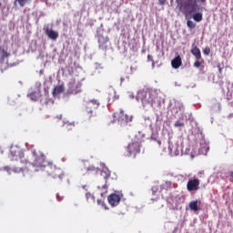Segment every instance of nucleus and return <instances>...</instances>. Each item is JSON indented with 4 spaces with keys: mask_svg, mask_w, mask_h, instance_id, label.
Wrapping results in <instances>:
<instances>
[{
    "mask_svg": "<svg viewBox=\"0 0 233 233\" xmlns=\"http://www.w3.org/2000/svg\"><path fill=\"white\" fill-rule=\"evenodd\" d=\"M119 96L116 91H112L108 94L107 103L108 105H112L115 101H117Z\"/></svg>",
    "mask_w": 233,
    "mask_h": 233,
    "instance_id": "2eb2a0df",
    "label": "nucleus"
},
{
    "mask_svg": "<svg viewBox=\"0 0 233 233\" xmlns=\"http://www.w3.org/2000/svg\"><path fill=\"white\" fill-rule=\"evenodd\" d=\"M187 25L188 28H191V29L196 28V24H194V22L191 20H187Z\"/></svg>",
    "mask_w": 233,
    "mask_h": 233,
    "instance_id": "4be33fe9",
    "label": "nucleus"
},
{
    "mask_svg": "<svg viewBox=\"0 0 233 233\" xmlns=\"http://www.w3.org/2000/svg\"><path fill=\"white\" fill-rule=\"evenodd\" d=\"M222 70L223 69L221 68V66H218V72H219V74H221Z\"/></svg>",
    "mask_w": 233,
    "mask_h": 233,
    "instance_id": "c9c22d12",
    "label": "nucleus"
},
{
    "mask_svg": "<svg viewBox=\"0 0 233 233\" xmlns=\"http://www.w3.org/2000/svg\"><path fill=\"white\" fill-rule=\"evenodd\" d=\"M199 3H207V0H198ZM179 12L185 15L195 14L199 10L198 0H176Z\"/></svg>",
    "mask_w": 233,
    "mask_h": 233,
    "instance_id": "f03ea898",
    "label": "nucleus"
},
{
    "mask_svg": "<svg viewBox=\"0 0 233 233\" xmlns=\"http://www.w3.org/2000/svg\"><path fill=\"white\" fill-rule=\"evenodd\" d=\"M159 5H163L167 3V0H158Z\"/></svg>",
    "mask_w": 233,
    "mask_h": 233,
    "instance_id": "2f4dec72",
    "label": "nucleus"
},
{
    "mask_svg": "<svg viewBox=\"0 0 233 233\" xmlns=\"http://www.w3.org/2000/svg\"><path fill=\"white\" fill-rule=\"evenodd\" d=\"M194 21H197V23H201L203 21V14L201 13H196L193 15Z\"/></svg>",
    "mask_w": 233,
    "mask_h": 233,
    "instance_id": "6ab92c4d",
    "label": "nucleus"
},
{
    "mask_svg": "<svg viewBox=\"0 0 233 233\" xmlns=\"http://www.w3.org/2000/svg\"><path fill=\"white\" fill-rule=\"evenodd\" d=\"M199 185H200L199 179L198 178L189 179L187 184V189L188 190V192H196L199 190Z\"/></svg>",
    "mask_w": 233,
    "mask_h": 233,
    "instance_id": "1a4fd4ad",
    "label": "nucleus"
},
{
    "mask_svg": "<svg viewBox=\"0 0 233 233\" xmlns=\"http://www.w3.org/2000/svg\"><path fill=\"white\" fill-rule=\"evenodd\" d=\"M30 97H31V99H32L33 101H36L39 96H38V94H37V93L33 92V93L30 94Z\"/></svg>",
    "mask_w": 233,
    "mask_h": 233,
    "instance_id": "5701e85b",
    "label": "nucleus"
},
{
    "mask_svg": "<svg viewBox=\"0 0 233 233\" xmlns=\"http://www.w3.org/2000/svg\"><path fill=\"white\" fill-rule=\"evenodd\" d=\"M175 156H179V150L175 151Z\"/></svg>",
    "mask_w": 233,
    "mask_h": 233,
    "instance_id": "f704fd0d",
    "label": "nucleus"
},
{
    "mask_svg": "<svg viewBox=\"0 0 233 233\" xmlns=\"http://www.w3.org/2000/svg\"><path fill=\"white\" fill-rule=\"evenodd\" d=\"M179 109L185 110V107L183 106H179Z\"/></svg>",
    "mask_w": 233,
    "mask_h": 233,
    "instance_id": "4c0bfd02",
    "label": "nucleus"
},
{
    "mask_svg": "<svg viewBox=\"0 0 233 233\" xmlns=\"http://www.w3.org/2000/svg\"><path fill=\"white\" fill-rule=\"evenodd\" d=\"M137 101H141L143 105H150V106H154V105H157L159 99L157 98V93L151 89L141 90L137 95Z\"/></svg>",
    "mask_w": 233,
    "mask_h": 233,
    "instance_id": "7ed1b4c3",
    "label": "nucleus"
},
{
    "mask_svg": "<svg viewBox=\"0 0 233 233\" xmlns=\"http://www.w3.org/2000/svg\"><path fill=\"white\" fill-rule=\"evenodd\" d=\"M204 54H205L206 56H209V55H210V49H209L208 47H206V48L204 49Z\"/></svg>",
    "mask_w": 233,
    "mask_h": 233,
    "instance_id": "c756f323",
    "label": "nucleus"
},
{
    "mask_svg": "<svg viewBox=\"0 0 233 233\" xmlns=\"http://www.w3.org/2000/svg\"><path fill=\"white\" fill-rule=\"evenodd\" d=\"M174 151V148H171V152H173Z\"/></svg>",
    "mask_w": 233,
    "mask_h": 233,
    "instance_id": "58836bf2",
    "label": "nucleus"
},
{
    "mask_svg": "<svg viewBox=\"0 0 233 233\" xmlns=\"http://www.w3.org/2000/svg\"><path fill=\"white\" fill-rule=\"evenodd\" d=\"M99 105H101V103L97 99H92L86 102V112L88 119H91L94 116V110H97V108H99Z\"/></svg>",
    "mask_w": 233,
    "mask_h": 233,
    "instance_id": "0eeeda50",
    "label": "nucleus"
},
{
    "mask_svg": "<svg viewBox=\"0 0 233 233\" xmlns=\"http://www.w3.org/2000/svg\"><path fill=\"white\" fill-rule=\"evenodd\" d=\"M229 176H230V177H231V179H232V182H233V171H231V172L229 173Z\"/></svg>",
    "mask_w": 233,
    "mask_h": 233,
    "instance_id": "72a5a7b5",
    "label": "nucleus"
},
{
    "mask_svg": "<svg viewBox=\"0 0 233 233\" xmlns=\"http://www.w3.org/2000/svg\"><path fill=\"white\" fill-rule=\"evenodd\" d=\"M174 126L177 127H185V123H183L181 121H177Z\"/></svg>",
    "mask_w": 233,
    "mask_h": 233,
    "instance_id": "cd10ccee",
    "label": "nucleus"
},
{
    "mask_svg": "<svg viewBox=\"0 0 233 233\" xmlns=\"http://www.w3.org/2000/svg\"><path fill=\"white\" fill-rule=\"evenodd\" d=\"M113 117L114 119H117L118 123L125 127L126 125H128V123H132L134 116H132V115L125 114L123 109H119L113 114Z\"/></svg>",
    "mask_w": 233,
    "mask_h": 233,
    "instance_id": "423d86ee",
    "label": "nucleus"
},
{
    "mask_svg": "<svg viewBox=\"0 0 233 233\" xmlns=\"http://www.w3.org/2000/svg\"><path fill=\"white\" fill-rule=\"evenodd\" d=\"M15 3H18L19 6L23 8L26 5V3H28V0H15Z\"/></svg>",
    "mask_w": 233,
    "mask_h": 233,
    "instance_id": "412c9836",
    "label": "nucleus"
},
{
    "mask_svg": "<svg viewBox=\"0 0 233 233\" xmlns=\"http://www.w3.org/2000/svg\"><path fill=\"white\" fill-rule=\"evenodd\" d=\"M63 92H65V86H56L53 90V96H59V94H63Z\"/></svg>",
    "mask_w": 233,
    "mask_h": 233,
    "instance_id": "f3484780",
    "label": "nucleus"
},
{
    "mask_svg": "<svg viewBox=\"0 0 233 233\" xmlns=\"http://www.w3.org/2000/svg\"><path fill=\"white\" fill-rule=\"evenodd\" d=\"M97 205H102L106 210H108V208L106 207V204H105V201L98 199Z\"/></svg>",
    "mask_w": 233,
    "mask_h": 233,
    "instance_id": "b1692460",
    "label": "nucleus"
},
{
    "mask_svg": "<svg viewBox=\"0 0 233 233\" xmlns=\"http://www.w3.org/2000/svg\"><path fill=\"white\" fill-rule=\"evenodd\" d=\"M44 30L47 37H49V39H52L53 41H56L57 37H59V33H57L56 31H54L53 29L46 27Z\"/></svg>",
    "mask_w": 233,
    "mask_h": 233,
    "instance_id": "9b49d317",
    "label": "nucleus"
},
{
    "mask_svg": "<svg viewBox=\"0 0 233 233\" xmlns=\"http://www.w3.org/2000/svg\"><path fill=\"white\" fill-rule=\"evenodd\" d=\"M10 54L5 50V48L0 47V63H6L8 61V56Z\"/></svg>",
    "mask_w": 233,
    "mask_h": 233,
    "instance_id": "4468645a",
    "label": "nucleus"
},
{
    "mask_svg": "<svg viewBox=\"0 0 233 233\" xmlns=\"http://www.w3.org/2000/svg\"><path fill=\"white\" fill-rule=\"evenodd\" d=\"M137 154H141V141L139 138H135L127 147V157H136Z\"/></svg>",
    "mask_w": 233,
    "mask_h": 233,
    "instance_id": "39448f33",
    "label": "nucleus"
},
{
    "mask_svg": "<svg viewBox=\"0 0 233 233\" xmlns=\"http://www.w3.org/2000/svg\"><path fill=\"white\" fill-rule=\"evenodd\" d=\"M0 6H1V2H0Z\"/></svg>",
    "mask_w": 233,
    "mask_h": 233,
    "instance_id": "ea45409f",
    "label": "nucleus"
},
{
    "mask_svg": "<svg viewBox=\"0 0 233 233\" xmlns=\"http://www.w3.org/2000/svg\"><path fill=\"white\" fill-rule=\"evenodd\" d=\"M69 86V92L70 94H79L81 92V86H83V84L79 81H76V79H73L68 84Z\"/></svg>",
    "mask_w": 233,
    "mask_h": 233,
    "instance_id": "6e6552de",
    "label": "nucleus"
},
{
    "mask_svg": "<svg viewBox=\"0 0 233 233\" xmlns=\"http://www.w3.org/2000/svg\"><path fill=\"white\" fill-rule=\"evenodd\" d=\"M193 66H195V68H199L201 66V62L199 61V59H197L194 62Z\"/></svg>",
    "mask_w": 233,
    "mask_h": 233,
    "instance_id": "393cba45",
    "label": "nucleus"
},
{
    "mask_svg": "<svg viewBox=\"0 0 233 233\" xmlns=\"http://www.w3.org/2000/svg\"><path fill=\"white\" fill-rule=\"evenodd\" d=\"M102 188H104V192H101L100 196L103 198V196H105V194H106L108 187H106V186L105 185L102 187Z\"/></svg>",
    "mask_w": 233,
    "mask_h": 233,
    "instance_id": "c85d7f7f",
    "label": "nucleus"
},
{
    "mask_svg": "<svg viewBox=\"0 0 233 233\" xmlns=\"http://www.w3.org/2000/svg\"><path fill=\"white\" fill-rule=\"evenodd\" d=\"M28 157H34L33 162L32 160H30V165H33V167H35V170L36 172L42 170L44 172H46L47 176H50L54 179L58 178L59 181L65 179V172H63V169L56 167V165L52 163H47L45 154L37 152L35 151V149H34L31 155H28Z\"/></svg>",
    "mask_w": 233,
    "mask_h": 233,
    "instance_id": "f257e3e1",
    "label": "nucleus"
},
{
    "mask_svg": "<svg viewBox=\"0 0 233 233\" xmlns=\"http://www.w3.org/2000/svg\"><path fill=\"white\" fill-rule=\"evenodd\" d=\"M107 201L111 207H117L121 202V195L113 193L107 197Z\"/></svg>",
    "mask_w": 233,
    "mask_h": 233,
    "instance_id": "9d476101",
    "label": "nucleus"
},
{
    "mask_svg": "<svg viewBox=\"0 0 233 233\" xmlns=\"http://www.w3.org/2000/svg\"><path fill=\"white\" fill-rule=\"evenodd\" d=\"M147 59H148V61H154V58L150 55L147 56Z\"/></svg>",
    "mask_w": 233,
    "mask_h": 233,
    "instance_id": "473e14b6",
    "label": "nucleus"
},
{
    "mask_svg": "<svg viewBox=\"0 0 233 233\" xmlns=\"http://www.w3.org/2000/svg\"><path fill=\"white\" fill-rule=\"evenodd\" d=\"M12 170L15 174H19V172H23V167H13Z\"/></svg>",
    "mask_w": 233,
    "mask_h": 233,
    "instance_id": "a878e982",
    "label": "nucleus"
},
{
    "mask_svg": "<svg viewBox=\"0 0 233 233\" xmlns=\"http://www.w3.org/2000/svg\"><path fill=\"white\" fill-rule=\"evenodd\" d=\"M199 205H201V200H193L189 202L188 207L190 210H194V212H198V210H201Z\"/></svg>",
    "mask_w": 233,
    "mask_h": 233,
    "instance_id": "f8f14e48",
    "label": "nucleus"
},
{
    "mask_svg": "<svg viewBox=\"0 0 233 233\" xmlns=\"http://www.w3.org/2000/svg\"><path fill=\"white\" fill-rule=\"evenodd\" d=\"M99 48H105L106 46V43H108V38L105 37L103 35H97Z\"/></svg>",
    "mask_w": 233,
    "mask_h": 233,
    "instance_id": "dca6fc26",
    "label": "nucleus"
},
{
    "mask_svg": "<svg viewBox=\"0 0 233 233\" xmlns=\"http://www.w3.org/2000/svg\"><path fill=\"white\" fill-rule=\"evenodd\" d=\"M86 199L88 202H90V201H93V203L96 202V197H94V195H92L91 193H86Z\"/></svg>",
    "mask_w": 233,
    "mask_h": 233,
    "instance_id": "aec40b11",
    "label": "nucleus"
},
{
    "mask_svg": "<svg viewBox=\"0 0 233 233\" xmlns=\"http://www.w3.org/2000/svg\"><path fill=\"white\" fill-rule=\"evenodd\" d=\"M56 199H57V201H63V198H61V196H59V194H56Z\"/></svg>",
    "mask_w": 233,
    "mask_h": 233,
    "instance_id": "7c9ffc66",
    "label": "nucleus"
},
{
    "mask_svg": "<svg viewBox=\"0 0 233 233\" xmlns=\"http://www.w3.org/2000/svg\"><path fill=\"white\" fill-rule=\"evenodd\" d=\"M86 172H96V167L89 166L88 167H86Z\"/></svg>",
    "mask_w": 233,
    "mask_h": 233,
    "instance_id": "bb28decb",
    "label": "nucleus"
},
{
    "mask_svg": "<svg viewBox=\"0 0 233 233\" xmlns=\"http://www.w3.org/2000/svg\"><path fill=\"white\" fill-rule=\"evenodd\" d=\"M191 54L196 57V59H201V50L195 46L191 49Z\"/></svg>",
    "mask_w": 233,
    "mask_h": 233,
    "instance_id": "a211bd4d",
    "label": "nucleus"
},
{
    "mask_svg": "<svg viewBox=\"0 0 233 233\" xmlns=\"http://www.w3.org/2000/svg\"><path fill=\"white\" fill-rule=\"evenodd\" d=\"M183 65V62L181 60V56H177L172 61H171V66L173 68H175L176 70H177V68H179V66H181Z\"/></svg>",
    "mask_w": 233,
    "mask_h": 233,
    "instance_id": "ddd939ff",
    "label": "nucleus"
},
{
    "mask_svg": "<svg viewBox=\"0 0 233 233\" xmlns=\"http://www.w3.org/2000/svg\"><path fill=\"white\" fill-rule=\"evenodd\" d=\"M11 161H20L21 165L26 167L30 165V157L25 154L16 146L11 147L10 148Z\"/></svg>",
    "mask_w": 233,
    "mask_h": 233,
    "instance_id": "20e7f679",
    "label": "nucleus"
},
{
    "mask_svg": "<svg viewBox=\"0 0 233 233\" xmlns=\"http://www.w3.org/2000/svg\"><path fill=\"white\" fill-rule=\"evenodd\" d=\"M204 150L207 152L208 150V147H204Z\"/></svg>",
    "mask_w": 233,
    "mask_h": 233,
    "instance_id": "e433bc0d",
    "label": "nucleus"
}]
</instances>
